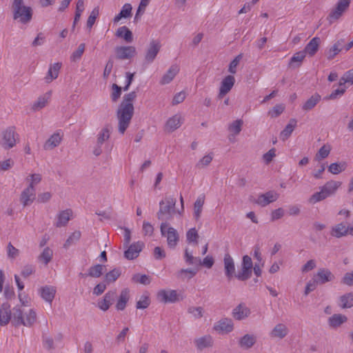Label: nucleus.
Wrapping results in <instances>:
<instances>
[{
	"instance_id": "40",
	"label": "nucleus",
	"mask_w": 353,
	"mask_h": 353,
	"mask_svg": "<svg viewBox=\"0 0 353 353\" xmlns=\"http://www.w3.org/2000/svg\"><path fill=\"white\" fill-rule=\"evenodd\" d=\"M339 306L343 308L353 307V292L346 293L339 298Z\"/></svg>"
},
{
	"instance_id": "56",
	"label": "nucleus",
	"mask_w": 353,
	"mask_h": 353,
	"mask_svg": "<svg viewBox=\"0 0 353 353\" xmlns=\"http://www.w3.org/2000/svg\"><path fill=\"white\" fill-rule=\"evenodd\" d=\"M187 241L189 243H195V244L198 243L199 234L196 230L193 228L190 229L186 234Z\"/></svg>"
},
{
	"instance_id": "37",
	"label": "nucleus",
	"mask_w": 353,
	"mask_h": 353,
	"mask_svg": "<svg viewBox=\"0 0 353 353\" xmlns=\"http://www.w3.org/2000/svg\"><path fill=\"white\" fill-rule=\"evenodd\" d=\"M288 334V329L283 323L277 324L271 332V336L273 337L283 339Z\"/></svg>"
},
{
	"instance_id": "27",
	"label": "nucleus",
	"mask_w": 353,
	"mask_h": 353,
	"mask_svg": "<svg viewBox=\"0 0 353 353\" xmlns=\"http://www.w3.org/2000/svg\"><path fill=\"white\" fill-rule=\"evenodd\" d=\"M40 294L41 297L46 301L51 303L54 299L56 289L53 286L46 285L41 288Z\"/></svg>"
},
{
	"instance_id": "30",
	"label": "nucleus",
	"mask_w": 353,
	"mask_h": 353,
	"mask_svg": "<svg viewBox=\"0 0 353 353\" xmlns=\"http://www.w3.org/2000/svg\"><path fill=\"white\" fill-rule=\"evenodd\" d=\"M256 338L253 334H245L242 336L239 341L241 347L248 350L251 348L256 343Z\"/></svg>"
},
{
	"instance_id": "4",
	"label": "nucleus",
	"mask_w": 353,
	"mask_h": 353,
	"mask_svg": "<svg viewBox=\"0 0 353 353\" xmlns=\"http://www.w3.org/2000/svg\"><path fill=\"white\" fill-rule=\"evenodd\" d=\"M12 311V323L14 326L18 327L21 325L30 327L36 321L37 314L33 310H30L26 314V318L23 317V312L19 306H15Z\"/></svg>"
},
{
	"instance_id": "39",
	"label": "nucleus",
	"mask_w": 353,
	"mask_h": 353,
	"mask_svg": "<svg viewBox=\"0 0 353 353\" xmlns=\"http://www.w3.org/2000/svg\"><path fill=\"white\" fill-rule=\"evenodd\" d=\"M116 36L123 38L127 43H131L133 41L132 32L126 26L118 28L116 32Z\"/></svg>"
},
{
	"instance_id": "26",
	"label": "nucleus",
	"mask_w": 353,
	"mask_h": 353,
	"mask_svg": "<svg viewBox=\"0 0 353 353\" xmlns=\"http://www.w3.org/2000/svg\"><path fill=\"white\" fill-rule=\"evenodd\" d=\"M181 117L179 114H175L170 118L165 125V130L168 132H172L178 129L181 125Z\"/></svg>"
},
{
	"instance_id": "2",
	"label": "nucleus",
	"mask_w": 353,
	"mask_h": 353,
	"mask_svg": "<svg viewBox=\"0 0 353 353\" xmlns=\"http://www.w3.org/2000/svg\"><path fill=\"white\" fill-rule=\"evenodd\" d=\"M11 10L14 20H18L22 24L28 23L32 19L33 10L31 7L24 5L23 0H13Z\"/></svg>"
},
{
	"instance_id": "5",
	"label": "nucleus",
	"mask_w": 353,
	"mask_h": 353,
	"mask_svg": "<svg viewBox=\"0 0 353 353\" xmlns=\"http://www.w3.org/2000/svg\"><path fill=\"white\" fill-rule=\"evenodd\" d=\"M176 199L171 196H166L165 200L159 203V210L157 212V217L159 220L167 222L171 220L173 214L175 213Z\"/></svg>"
},
{
	"instance_id": "14",
	"label": "nucleus",
	"mask_w": 353,
	"mask_h": 353,
	"mask_svg": "<svg viewBox=\"0 0 353 353\" xmlns=\"http://www.w3.org/2000/svg\"><path fill=\"white\" fill-rule=\"evenodd\" d=\"M223 262L225 274L228 280L230 281L234 276H235L236 274L234 262L229 253L225 254Z\"/></svg>"
},
{
	"instance_id": "42",
	"label": "nucleus",
	"mask_w": 353,
	"mask_h": 353,
	"mask_svg": "<svg viewBox=\"0 0 353 353\" xmlns=\"http://www.w3.org/2000/svg\"><path fill=\"white\" fill-rule=\"evenodd\" d=\"M132 6L130 3H125L122 7L120 12L114 18V22L118 23L122 18H128L131 16Z\"/></svg>"
},
{
	"instance_id": "12",
	"label": "nucleus",
	"mask_w": 353,
	"mask_h": 353,
	"mask_svg": "<svg viewBox=\"0 0 353 353\" xmlns=\"http://www.w3.org/2000/svg\"><path fill=\"white\" fill-rule=\"evenodd\" d=\"M334 279V275L327 268H320L314 277L316 283L320 285L332 281Z\"/></svg>"
},
{
	"instance_id": "32",
	"label": "nucleus",
	"mask_w": 353,
	"mask_h": 353,
	"mask_svg": "<svg viewBox=\"0 0 353 353\" xmlns=\"http://www.w3.org/2000/svg\"><path fill=\"white\" fill-rule=\"evenodd\" d=\"M194 343L198 350H202L204 348L212 347L213 345V341L211 336L205 335L195 339Z\"/></svg>"
},
{
	"instance_id": "48",
	"label": "nucleus",
	"mask_w": 353,
	"mask_h": 353,
	"mask_svg": "<svg viewBox=\"0 0 353 353\" xmlns=\"http://www.w3.org/2000/svg\"><path fill=\"white\" fill-rule=\"evenodd\" d=\"M203 204L204 196L199 197L194 204V216L196 220H198L201 216Z\"/></svg>"
},
{
	"instance_id": "25",
	"label": "nucleus",
	"mask_w": 353,
	"mask_h": 353,
	"mask_svg": "<svg viewBox=\"0 0 353 353\" xmlns=\"http://www.w3.org/2000/svg\"><path fill=\"white\" fill-rule=\"evenodd\" d=\"M63 134L60 132L54 133L46 141L43 148L45 150H52L58 146L61 140Z\"/></svg>"
},
{
	"instance_id": "10",
	"label": "nucleus",
	"mask_w": 353,
	"mask_h": 353,
	"mask_svg": "<svg viewBox=\"0 0 353 353\" xmlns=\"http://www.w3.org/2000/svg\"><path fill=\"white\" fill-rule=\"evenodd\" d=\"M350 0H339L336 7L330 12L328 18L332 20L339 19L343 12L349 8Z\"/></svg>"
},
{
	"instance_id": "55",
	"label": "nucleus",
	"mask_w": 353,
	"mask_h": 353,
	"mask_svg": "<svg viewBox=\"0 0 353 353\" xmlns=\"http://www.w3.org/2000/svg\"><path fill=\"white\" fill-rule=\"evenodd\" d=\"M243 58V54H238L230 63L228 68V72L231 74H235L236 72V67L239 65L240 61Z\"/></svg>"
},
{
	"instance_id": "59",
	"label": "nucleus",
	"mask_w": 353,
	"mask_h": 353,
	"mask_svg": "<svg viewBox=\"0 0 353 353\" xmlns=\"http://www.w3.org/2000/svg\"><path fill=\"white\" fill-rule=\"evenodd\" d=\"M112 92L111 94V99L112 101L116 102L121 94V87L119 86L116 83H113L112 86Z\"/></svg>"
},
{
	"instance_id": "28",
	"label": "nucleus",
	"mask_w": 353,
	"mask_h": 353,
	"mask_svg": "<svg viewBox=\"0 0 353 353\" xmlns=\"http://www.w3.org/2000/svg\"><path fill=\"white\" fill-rule=\"evenodd\" d=\"M130 299V291L128 288H125L121 290L117 303L116 304V308L117 310L122 311L125 310L127 303Z\"/></svg>"
},
{
	"instance_id": "22",
	"label": "nucleus",
	"mask_w": 353,
	"mask_h": 353,
	"mask_svg": "<svg viewBox=\"0 0 353 353\" xmlns=\"http://www.w3.org/2000/svg\"><path fill=\"white\" fill-rule=\"evenodd\" d=\"M321 43V39L318 37L312 38L310 42L305 46L303 50L305 54H307L310 57H313L318 52L319 45Z\"/></svg>"
},
{
	"instance_id": "46",
	"label": "nucleus",
	"mask_w": 353,
	"mask_h": 353,
	"mask_svg": "<svg viewBox=\"0 0 353 353\" xmlns=\"http://www.w3.org/2000/svg\"><path fill=\"white\" fill-rule=\"evenodd\" d=\"M52 250L50 248L46 247L43 249V252L39 256L38 259L40 261L47 265L52 260Z\"/></svg>"
},
{
	"instance_id": "20",
	"label": "nucleus",
	"mask_w": 353,
	"mask_h": 353,
	"mask_svg": "<svg viewBox=\"0 0 353 353\" xmlns=\"http://www.w3.org/2000/svg\"><path fill=\"white\" fill-rule=\"evenodd\" d=\"M279 195L273 191L267 192L259 196L256 203L262 207L268 205L269 203L277 200Z\"/></svg>"
},
{
	"instance_id": "43",
	"label": "nucleus",
	"mask_w": 353,
	"mask_h": 353,
	"mask_svg": "<svg viewBox=\"0 0 353 353\" xmlns=\"http://www.w3.org/2000/svg\"><path fill=\"white\" fill-rule=\"evenodd\" d=\"M347 168L346 162L331 163L328 167V171L333 174H338L344 171Z\"/></svg>"
},
{
	"instance_id": "7",
	"label": "nucleus",
	"mask_w": 353,
	"mask_h": 353,
	"mask_svg": "<svg viewBox=\"0 0 353 353\" xmlns=\"http://www.w3.org/2000/svg\"><path fill=\"white\" fill-rule=\"evenodd\" d=\"M2 139L0 141V145L5 150L12 148L17 142L18 134L15 132V128L10 126L1 133Z\"/></svg>"
},
{
	"instance_id": "47",
	"label": "nucleus",
	"mask_w": 353,
	"mask_h": 353,
	"mask_svg": "<svg viewBox=\"0 0 353 353\" xmlns=\"http://www.w3.org/2000/svg\"><path fill=\"white\" fill-rule=\"evenodd\" d=\"M214 155L212 152L205 155L202 159H201L195 165L196 168L201 170L204 168L205 167L209 165L213 159Z\"/></svg>"
},
{
	"instance_id": "44",
	"label": "nucleus",
	"mask_w": 353,
	"mask_h": 353,
	"mask_svg": "<svg viewBox=\"0 0 353 353\" xmlns=\"http://www.w3.org/2000/svg\"><path fill=\"white\" fill-rule=\"evenodd\" d=\"M111 130L110 125H105V126L99 133L97 137L98 145H102L103 142L108 140L110 137Z\"/></svg>"
},
{
	"instance_id": "53",
	"label": "nucleus",
	"mask_w": 353,
	"mask_h": 353,
	"mask_svg": "<svg viewBox=\"0 0 353 353\" xmlns=\"http://www.w3.org/2000/svg\"><path fill=\"white\" fill-rule=\"evenodd\" d=\"M81 236V233L80 231H74L66 240L65 243H64V248H68L72 244L77 242L80 239Z\"/></svg>"
},
{
	"instance_id": "23",
	"label": "nucleus",
	"mask_w": 353,
	"mask_h": 353,
	"mask_svg": "<svg viewBox=\"0 0 353 353\" xmlns=\"http://www.w3.org/2000/svg\"><path fill=\"white\" fill-rule=\"evenodd\" d=\"M349 232L350 227L344 223H340L332 228L330 234L336 238H341L346 236Z\"/></svg>"
},
{
	"instance_id": "15",
	"label": "nucleus",
	"mask_w": 353,
	"mask_h": 353,
	"mask_svg": "<svg viewBox=\"0 0 353 353\" xmlns=\"http://www.w3.org/2000/svg\"><path fill=\"white\" fill-rule=\"evenodd\" d=\"M345 40L341 39L337 40L332 46L325 52V55L328 60H332L340 52L344 49Z\"/></svg>"
},
{
	"instance_id": "31",
	"label": "nucleus",
	"mask_w": 353,
	"mask_h": 353,
	"mask_svg": "<svg viewBox=\"0 0 353 353\" xmlns=\"http://www.w3.org/2000/svg\"><path fill=\"white\" fill-rule=\"evenodd\" d=\"M61 65V63L59 62L50 65L47 76L45 77L46 81L47 83H50L58 77Z\"/></svg>"
},
{
	"instance_id": "51",
	"label": "nucleus",
	"mask_w": 353,
	"mask_h": 353,
	"mask_svg": "<svg viewBox=\"0 0 353 353\" xmlns=\"http://www.w3.org/2000/svg\"><path fill=\"white\" fill-rule=\"evenodd\" d=\"M50 94L46 93L44 96L38 98V100L33 104L32 109L34 110H39L46 106L48 103Z\"/></svg>"
},
{
	"instance_id": "3",
	"label": "nucleus",
	"mask_w": 353,
	"mask_h": 353,
	"mask_svg": "<svg viewBox=\"0 0 353 353\" xmlns=\"http://www.w3.org/2000/svg\"><path fill=\"white\" fill-rule=\"evenodd\" d=\"M341 184V181L334 180L326 182L323 186L319 188V192L314 193L310 196L309 199L310 203L314 204L334 195Z\"/></svg>"
},
{
	"instance_id": "1",
	"label": "nucleus",
	"mask_w": 353,
	"mask_h": 353,
	"mask_svg": "<svg viewBox=\"0 0 353 353\" xmlns=\"http://www.w3.org/2000/svg\"><path fill=\"white\" fill-rule=\"evenodd\" d=\"M137 97V93L132 91L123 97V100L119 105L117 115L119 120V132L124 134L128 128L134 114V105L132 102Z\"/></svg>"
},
{
	"instance_id": "36",
	"label": "nucleus",
	"mask_w": 353,
	"mask_h": 353,
	"mask_svg": "<svg viewBox=\"0 0 353 353\" xmlns=\"http://www.w3.org/2000/svg\"><path fill=\"white\" fill-rule=\"evenodd\" d=\"M321 97L318 93H314L302 105V110L304 111L312 110L316 104L321 101Z\"/></svg>"
},
{
	"instance_id": "38",
	"label": "nucleus",
	"mask_w": 353,
	"mask_h": 353,
	"mask_svg": "<svg viewBox=\"0 0 353 353\" xmlns=\"http://www.w3.org/2000/svg\"><path fill=\"white\" fill-rule=\"evenodd\" d=\"M296 120L295 119H291L288 123V124L285 126V128L281 132V139L283 141L288 139L292 132L294 131L296 125Z\"/></svg>"
},
{
	"instance_id": "34",
	"label": "nucleus",
	"mask_w": 353,
	"mask_h": 353,
	"mask_svg": "<svg viewBox=\"0 0 353 353\" xmlns=\"http://www.w3.org/2000/svg\"><path fill=\"white\" fill-rule=\"evenodd\" d=\"M305 57V54L303 50L296 52L290 60L289 67L292 68H299L301 65Z\"/></svg>"
},
{
	"instance_id": "45",
	"label": "nucleus",
	"mask_w": 353,
	"mask_h": 353,
	"mask_svg": "<svg viewBox=\"0 0 353 353\" xmlns=\"http://www.w3.org/2000/svg\"><path fill=\"white\" fill-rule=\"evenodd\" d=\"M105 265L101 264H97L91 266L88 270V275L91 277L99 278L103 272Z\"/></svg>"
},
{
	"instance_id": "18",
	"label": "nucleus",
	"mask_w": 353,
	"mask_h": 353,
	"mask_svg": "<svg viewBox=\"0 0 353 353\" xmlns=\"http://www.w3.org/2000/svg\"><path fill=\"white\" fill-rule=\"evenodd\" d=\"M158 299L163 303H174L179 301L176 290H160L157 294Z\"/></svg>"
},
{
	"instance_id": "52",
	"label": "nucleus",
	"mask_w": 353,
	"mask_h": 353,
	"mask_svg": "<svg viewBox=\"0 0 353 353\" xmlns=\"http://www.w3.org/2000/svg\"><path fill=\"white\" fill-rule=\"evenodd\" d=\"M243 125V121L241 119H237L233 121L228 127L230 132H232L233 134L237 135L241 131V127Z\"/></svg>"
},
{
	"instance_id": "62",
	"label": "nucleus",
	"mask_w": 353,
	"mask_h": 353,
	"mask_svg": "<svg viewBox=\"0 0 353 353\" xmlns=\"http://www.w3.org/2000/svg\"><path fill=\"white\" fill-rule=\"evenodd\" d=\"M108 285V284L103 280L94 288L93 294L97 296L102 294L105 290Z\"/></svg>"
},
{
	"instance_id": "58",
	"label": "nucleus",
	"mask_w": 353,
	"mask_h": 353,
	"mask_svg": "<svg viewBox=\"0 0 353 353\" xmlns=\"http://www.w3.org/2000/svg\"><path fill=\"white\" fill-rule=\"evenodd\" d=\"M150 304V299L148 296L143 295L141 296L139 301L137 302L136 307L137 309H145Z\"/></svg>"
},
{
	"instance_id": "63",
	"label": "nucleus",
	"mask_w": 353,
	"mask_h": 353,
	"mask_svg": "<svg viewBox=\"0 0 353 353\" xmlns=\"http://www.w3.org/2000/svg\"><path fill=\"white\" fill-rule=\"evenodd\" d=\"M113 65H114L113 59H112V57H110L108 61L106 63V65L105 66V69L103 71V76L104 79H108V77H109V75L110 74V73L112 72Z\"/></svg>"
},
{
	"instance_id": "13",
	"label": "nucleus",
	"mask_w": 353,
	"mask_h": 353,
	"mask_svg": "<svg viewBox=\"0 0 353 353\" xmlns=\"http://www.w3.org/2000/svg\"><path fill=\"white\" fill-rule=\"evenodd\" d=\"M35 196L36 192L34 187H33L32 185H29L21 192L20 201L23 205L25 207L33 202V201L35 199Z\"/></svg>"
},
{
	"instance_id": "6",
	"label": "nucleus",
	"mask_w": 353,
	"mask_h": 353,
	"mask_svg": "<svg viewBox=\"0 0 353 353\" xmlns=\"http://www.w3.org/2000/svg\"><path fill=\"white\" fill-rule=\"evenodd\" d=\"M160 230L161 235L167 238L168 247L171 249H174L179 241V235L176 230L172 227H170L168 222L161 223Z\"/></svg>"
},
{
	"instance_id": "8",
	"label": "nucleus",
	"mask_w": 353,
	"mask_h": 353,
	"mask_svg": "<svg viewBox=\"0 0 353 353\" xmlns=\"http://www.w3.org/2000/svg\"><path fill=\"white\" fill-rule=\"evenodd\" d=\"M161 48L160 41L152 39L150 41L145 54V61L147 63L154 61Z\"/></svg>"
},
{
	"instance_id": "33",
	"label": "nucleus",
	"mask_w": 353,
	"mask_h": 353,
	"mask_svg": "<svg viewBox=\"0 0 353 353\" xmlns=\"http://www.w3.org/2000/svg\"><path fill=\"white\" fill-rule=\"evenodd\" d=\"M347 320V318L346 316L341 314H335L329 318L328 323L330 327L336 328L345 323Z\"/></svg>"
},
{
	"instance_id": "29",
	"label": "nucleus",
	"mask_w": 353,
	"mask_h": 353,
	"mask_svg": "<svg viewBox=\"0 0 353 353\" xmlns=\"http://www.w3.org/2000/svg\"><path fill=\"white\" fill-rule=\"evenodd\" d=\"M72 215V211L70 209H67L65 210L61 211L57 215V221L56 223V226L57 228H61L67 225L68 222L70 221L71 216Z\"/></svg>"
},
{
	"instance_id": "9",
	"label": "nucleus",
	"mask_w": 353,
	"mask_h": 353,
	"mask_svg": "<svg viewBox=\"0 0 353 353\" xmlns=\"http://www.w3.org/2000/svg\"><path fill=\"white\" fill-rule=\"evenodd\" d=\"M116 58L119 60L130 59L136 54V48L134 46H117L114 48Z\"/></svg>"
},
{
	"instance_id": "11",
	"label": "nucleus",
	"mask_w": 353,
	"mask_h": 353,
	"mask_svg": "<svg viewBox=\"0 0 353 353\" xmlns=\"http://www.w3.org/2000/svg\"><path fill=\"white\" fill-rule=\"evenodd\" d=\"M235 83V78L232 75L226 76L221 81L218 99L224 97L232 88Z\"/></svg>"
},
{
	"instance_id": "24",
	"label": "nucleus",
	"mask_w": 353,
	"mask_h": 353,
	"mask_svg": "<svg viewBox=\"0 0 353 353\" xmlns=\"http://www.w3.org/2000/svg\"><path fill=\"white\" fill-rule=\"evenodd\" d=\"M250 314V310L243 303L238 305L232 311L233 317L239 321L248 317Z\"/></svg>"
},
{
	"instance_id": "50",
	"label": "nucleus",
	"mask_w": 353,
	"mask_h": 353,
	"mask_svg": "<svg viewBox=\"0 0 353 353\" xmlns=\"http://www.w3.org/2000/svg\"><path fill=\"white\" fill-rule=\"evenodd\" d=\"M132 281L136 283L149 285L151 282V279L146 274H135L132 276Z\"/></svg>"
},
{
	"instance_id": "64",
	"label": "nucleus",
	"mask_w": 353,
	"mask_h": 353,
	"mask_svg": "<svg viewBox=\"0 0 353 353\" xmlns=\"http://www.w3.org/2000/svg\"><path fill=\"white\" fill-rule=\"evenodd\" d=\"M285 108L281 104L276 105L270 112L269 114L272 117H279L284 110Z\"/></svg>"
},
{
	"instance_id": "49",
	"label": "nucleus",
	"mask_w": 353,
	"mask_h": 353,
	"mask_svg": "<svg viewBox=\"0 0 353 353\" xmlns=\"http://www.w3.org/2000/svg\"><path fill=\"white\" fill-rule=\"evenodd\" d=\"M252 269L241 267V270L236 274L235 277L239 281H244L252 276Z\"/></svg>"
},
{
	"instance_id": "21",
	"label": "nucleus",
	"mask_w": 353,
	"mask_h": 353,
	"mask_svg": "<svg viewBox=\"0 0 353 353\" xmlns=\"http://www.w3.org/2000/svg\"><path fill=\"white\" fill-rule=\"evenodd\" d=\"M12 319V311L10 305L8 303H4L0 308V325H7Z\"/></svg>"
},
{
	"instance_id": "61",
	"label": "nucleus",
	"mask_w": 353,
	"mask_h": 353,
	"mask_svg": "<svg viewBox=\"0 0 353 353\" xmlns=\"http://www.w3.org/2000/svg\"><path fill=\"white\" fill-rule=\"evenodd\" d=\"M85 43H81L78 48L73 52L71 59L74 61L79 59L85 51Z\"/></svg>"
},
{
	"instance_id": "54",
	"label": "nucleus",
	"mask_w": 353,
	"mask_h": 353,
	"mask_svg": "<svg viewBox=\"0 0 353 353\" xmlns=\"http://www.w3.org/2000/svg\"><path fill=\"white\" fill-rule=\"evenodd\" d=\"M331 150L330 145H323L316 154V159H323L328 157Z\"/></svg>"
},
{
	"instance_id": "19",
	"label": "nucleus",
	"mask_w": 353,
	"mask_h": 353,
	"mask_svg": "<svg viewBox=\"0 0 353 353\" xmlns=\"http://www.w3.org/2000/svg\"><path fill=\"white\" fill-rule=\"evenodd\" d=\"M117 296L115 290H110L103 296V299L98 302V307L103 311H107L112 304Z\"/></svg>"
},
{
	"instance_id": "57",
	"label": "nucleus",
	"mask_w": 353,
	"mask_h": 353,
	"mask_svg": "<svg viewBox=\"0 0 353 353\" xmlns=\"http://www.w3.org/2000/svg\"><path fill=\"white\" fill-rule=\"evenodd\" d=\"M188 312L194 316L195 319H201L203 316V308L202 307H189Z\"/></svg>"
},
{
	"instance_id": "60",
	"label": "nucleus",
	"mask_w": 353,
	"mask_h": 353,
	"mask_svg": "<svg viewBox=\"0 0 353 353\" xmlns=\"http://www.w3.org/2000/svg\"><path fill=\"white\" fill-rule=\"evenodd\" d=\"M35 272V267L32 265H26L22 268L21 274L23 278H28L31 274Z\"/></svg>"
},
{
	"instance_id": "35",
	"label": "nucleus",
	"mask_w": 353,
	"mask_h": 353,
	"mask_svg": "<svg viewBox=\"0 0 353 353\" xmlns=\"http://www.w3.org/2000/svg\"><path fill=\"white\" fill-rule=\"evenodd\" d=\"M179 71V68L178 65H172L168 70V72L163 76L160 83L163 85L169 83L174 78V77L176 75Z\"/></svg>"
},
{
	"instance_id": "17",
	"label": "nucleus",
	"mask_w": 353,
	"mask_h": 353,
	"mask_svg": "<svg viewBox=\"0 0 353 353\" xmlns=\"http://www.w3.org/2000/svg\"><path fill=\"white\" fill-rule=\"evenodd\" d=\"M144 243L142 241H137L130 245L124 252V256L127 259L133 260L136 259L139 252L142 250Z\"/></svg>"
},
{
	"instance_id": "41",
	"label": "nucleus",
	"mask_w": 353,
	"mask_h": 353,
	"mask_svg": "<svg viewBox=\"0 0 353 353\" xmlns=\"http://www.w3.org/2000/svg\"><path fill=\"white\" fill-rule=\"evenodd\" d=\"M121 268H114L113 270H110V272H107L105 274L104 281L109 285L110 283L115 282L117 280V279L121 276Z\"/></svg>"
},
{
	"instance_id": "16",
	"label": "nucleus",
	"mask_w": 353,
	"mask_h": 353,
	"mask_svg": "<svg viewBox=\"0 0 353 353\" xmlns=\"http://www.w3.org/2000/svg\"><path fill=\"white\" fill-rule=\"evenodd\" d=\"M234 329L232 320L223 318L217 321L214 325V330L219 332L229 333Z\"/></svg>"
}]
</instances>
